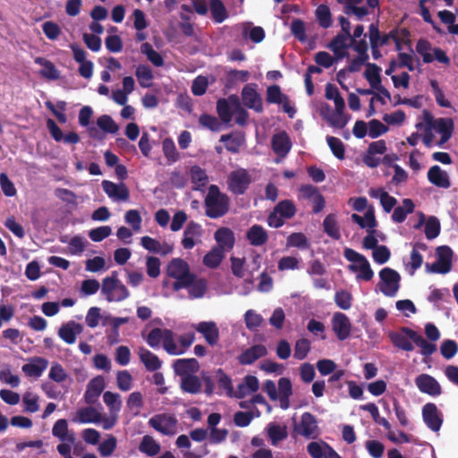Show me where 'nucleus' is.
Segmentation results:
<instances>
[{
    "label": "nucleus",
    "mask_w": 458,
    "mask_h": 458,
    "mask_svg": "<svg viewBox=\"0 0 458 458\" xmlns=\"http://www.w3.org/2000/svg\"><path fill=\"white\" fill-rule=\"evenodd\" d=\"M68 433V423L67 420L64 419L58 420L52 428V434L54 437L59 438L61 441H70L73 442L74 437L71 436L70 437H67Z\"/></svg>",
    "instance_id": "56"
},
{
    "label": "nucleus",
    "mask_w": 458,
    "mask_h": 458,
    "mask_svg": "<svg viewBox=\"0 0 458 458\" xmlns=\"http://www.w3.org/2000/svg\"><path fill=\"white\" fill-rule=\"evenodd\" d=\"M335 302L338 308L347 310L352 307V295L345 290L337 291L335 294Z\"/></svg>",
    "instance_id": "64"
},
{
    "label": "nucleus",
    "mask_w": 458,
    "mask_h": 458,
    "mask_svg": "<svg viewBox=\"0 0 458 458\" xmlns=\"http://www.w3.org/2000/svg\"><path fill=\"white\" fill-rule=\"evenodd\" d=\"M34 62L37 64L43 66V69H41L39 72L41 77L52 81L57 80L60 77L59 71L51 61L44 57L38 56L35 58Z\"/></svg>",
    "instance_id": "35"
},
{
    "label": "nucleus",
    "mask_w": 458,
    "mask_h": 458,
    "mask_svg": "<svg viewBox=\"0 0 458 458\" xmlns=\"http://www.w3.org/2000/svg\"><path fill=\"white\" fill-rule=\"evenodd\" d=\"M102 187L109 198L126 201L130 197L129 190L124 183L116 184L113 182L105 180L102 182Z\"/></svg>",
    "instance_id": "21"
},
{
    "label": "nucleus",
    "mask_w": 458,
    "mask_h": 458,
    "mask_svg": "<svg viewBox=\"0 0 458 458\" xmlns=\"http://www.w3.org/2000/svg\"><path fill=\"white\" fill-rule=\"evenodd\" d=\"M352 35H346L345 33L339 32L328 44V48L333 52H336L338 49L349 48L352 46L351 42Z\"/></svg>",
    "instance_id": "51"
},
{
    "label": "nucleus",
    "mask_w": 458,
    "mask_h": 458,
    "mask_svg": "<svg viewBox=\"0 0 458 458\" xmlns=\"http://www.w3.org/2000/svg\"><path fill=\"white\" fill-rule=\"evenodd\" d=\"M434 127L436 131L441 134V138L437 143L438 146H442L451 139L454 131V122L451 118L437 119Z\"/></svg>",
    "instance_id": "28"
},
{
    "label": "nucleus",
    "mask_w": 458,
    "mask_h": 458,
    "mask_svg": "<svg viewBox=\"0 0 458 458\" xmlns=\"http://www.w3.org/2000/svg\"><path fill=\"white\" fill-rule=\"evenodd\" d=\"M332 329L340 341L347 339L351 335L352 323L342 312H335L332 318Z\"/></svg>",
    "instance_id": "10"
},
{
    "label": "nucleus",
    "mask_w": 458,
    "mask_h": 458,
    "mask_svg": "<svg viewBox=\"0 0 458 458\" xmlns=\"http://www.w3.org/2000/svg\"><path fill=\"white\" fill-rule=\"evenodd\" d=\"M174 373L182 377L194 375L199 370V363L195 358L178 359L173 363Z\"/></svg>",
    "instance_id": "19"
},
{
    "label": "nucleus",
    "mask_w": 458,
    "mask_h": 458,
    "mask_svg": "<svg viewBox=\"0 0 458 458\" xmlns=\"http://www.w3.org/2000/svg\"><path fill=\"white\" fill-rule=\"evenodd\" d=\"M191 181L194 184V191H202L208 183V176L205 169L199 165H193L190 170Z\"/></svg>",
    "instance_id": "33"
},
{
    "label": "nucleus",
    "mask_w": 458,
    "mask_h": 458,
    "mask_svg": "<svg viewBox=\"0 0 458 458\" xmlns=\"http://www.w3.org/2000/svg\"><path fill=\"white\" fill-rule=\"evenodd\" d=\"M148 424L155 430L169 436L174 434L177 420L173 415L159 414L153 416L148 420Z\"/></svg>",
    "instance_id": "8"
},
{
    "label": "nucleus",
    "mask_w": 458,
    "mask_h": 458,
    "mask_svg": "<svg viewBox=\"0 0 458 458\" xmlns=\"http://www.w3.org/2000/svg\"><path fill=\"white\" fill-rule=\"evenodd\" d=\"M180 387L184 393L197 394L201 392L202 381L195 374L187 375L181 378Z\"/></svg>",
    "instance_id": "32"
},
{
    "label": "nucleus",
    "mask_w": 458,
    "mask_h": 458,
    "mask_svg": "<svg viewBox=\"0 0 458 458\" xmlns=\"http://www.w3.org/2000/svg\"><path fill=\"white\" fill-rule=\"evenodd\" d=\"M454 251L447 245L438 246L436 249L437 260L433 263H426L427 272L435 274H447L452 269Z\"/></svg>",
    "instance_id": "4"
},
{
    "label": "nucleus",
    "mask_w": 458,
    "mask_h": 458,
    "mask_svg": "<svg viewBox=\"0 0 458 458\" xmlns=\"http://www.w3.org/2000/svg\"><path fill=\"white\" fill-rule=\"evenodd\" d=\"M203 234V229L201 225L195 222L190 221L183 232V238L182 240V245L185 250H191L195 245V238H200Z\"/></svg>",
    "instance_id": "20"
},
{
    "label": "nucleus",
    "mask_w": 458,
    "mask_h": 458,
    "mask_svg": "<svg viewBox=\"0 0 458 458\" xmlns=\"http://www.w3.org/2000/svg\"><path fill=\"white\" fill-rule=\"evenodd\" d=\"M291 148L292 142L286 132L283 131L274 135L272 139V148L276 155L285 157Z\"/></svg>",
    "instance_id": "29"
},
{
    "label": "nucleus",
    "mask_w": 458,
    "mask_h": 458,
    "mask_svg": "<svg viewBox=\"0 0 458 458\" xmlns=\"http://www.w3.org/2000/svg\"><path fill=\"white\" fill-rule=\"evenodd\" d=\"M135 76L139 81V84L142 88H149L152 86V81L154 75L151 68L146 64H140L135 71Z\"/></svg>",
    "instance_id": "43"
},
{
    "label": "nucleus",
    "mask_w": 458,
    "mask_h": 458,
    "mask_svg": "<svg viewBox=\"0 0 458 458\" xmlns=\"http://www.w3.org/2000/svg\"><path fill=\"white\" fill-rule=\"evenodd\" d=\"M162 343L164 349L171 355H180L184 353V350H180L175 344L174 333L170 329H165V336Z\"/></svg>",
    "instance_id": "50"
},
{
    "label": "nucleus",
    "mask_w": 458,
    "mask_h": 458,
    "mask_svg": "<svg viewBox=\"0 0 458 458\" xmlns=\"http://www.w3.org/2000/svg\"><path fill=\"white\" fill-rule=\"evenodd\" d=\"M166 274L175 279L173 289L178 292L188 287L193 280L194 274L191 272L189 264L182 259H173L167 265Z\"/></svg>",
    "instance_id": "2"
},
{
    "label": "nucleus",
    "mask_w": 458,
    "mask_h": 458,
    "mask_svg": "<svg viewBox=\"0 0 458 458\" xmlns=\"http://www.w3.org/2000/svg\"><path fill=\"white\" fill-rule=\"evenodd\" d=\"M317 430L318 423L316 417L310 412H304L301 419L300 433L306 437H310L317 433Z\"/></svg>",
    "instance_id": "31"
},
{
    "label": "nucleus",
    "mask_w": 458,
    "mask_h": 458,
    "mask_svg": "<svg viewBox=\"0 0 458 458\" xmlns=\"http://www.w3.org/2000/svg\"><path fill=\"white\" fill-rule=\"evenodd\" d=\"M101 293L108 302L123 301L130 296L127 287L118 279L117 271H113L111 276L103 279Z\"/></svg>",
    "instance_id": "3"
},
{
    "label": "nucleus",
    "mask_w": 458,
    "mask_h": 458,
    "mask_svg": "<svg viewBox=\"0 0 458 458\" xmlns=\"http://www.w3.org/2000/svg\"><path fill=\"white\" fill-rule=\"evenodd\" d=\"M388 336L394 347L405 352L413 351V342L409 338V335L403 331V327H401L400 332H390Z\"/></svg>",
    "instance_id": "30"
},
{
    "label": "nucleus",
    "mask_w": 458,
    "mask_h": 458,
    "mask_svg": "<svg viewBox=\"0 0 458 458\" xmlns=\"http://www.w3.org/2000/svg\"><path fill=\"white\" fill-rule=\"evenodd\" d=\"M274 210L284 219H290L293 217L297 211L294 203L290 199L279 201L274 208Z\"/></svg>",
    "instance_id": "47"
},
{
    "label": "nucleus",
    "mask_w": 458,
    "mask_h": 458,
    "mask_svg": "<svg viewBox=\"0 0 458 458\" xmlns=\"http://www.w3.org/2000/svg\"><path fill=\"white\" fill-rule=\"evenodd\" d=\"M140 50L142 54L146 55L148 60L155 66L161 67L164 65V59L162 55L156 51L149 43H143L140 47Z\"/></svg>",
    "instance_id": "53"
},
{
    "label": "nucleus",
    "mask_w": 458,
    "mask_h": 458,
    "mask_svg": "<svg viewBox=\"0 0 458 458\" xmlns=\"http://www.w3.org/2000/svg\"><path fill=\"white\" fill-rule=\"evenodd\" d=\"M225 258V251L214 246L204 257L203 264L208 268H216Z\"/></svg>",
    "instance_id": "40"
},
{
    "label": "nucleus",
    "mask_w": 458,
    "mask_h": 458,
    "mask_svg": "<svg viewBox=\"0 0 458 458\" xmlns=\"http://www.w3.org/2000/svg\"><path fill=\"white\" fill-rule=\"evenodd\" d=\"M198 333L201 334L205 341L210 346L216 345L219 341V329L214 321H202L191 326Z\"/></svg>",
    "instance_id": "9"
},
{
    "label": "nucleus",
    "mask_w": 458,
    "mask_h": 458,
    "mask_svg": "<svg viewBox=\"0 0 458 458\" xmlns=\"http://www.w3.org/2000/svg\"><path fill=\"white\" fill-rule=\"evenodd\" d=\"M278 391L280 394V406L285 410L289 407V397L293 394L291 380L287 377H281L278 380Z\"/></svg>",
    "instance_id": "39"
},
{
    "label": "nucleus",
    "mask_w": 458,
    "mask_h": 458,
    "mask_svg": "<svg viewBox=\"0 0 458 458\" xmlns=\"http://www.w3.org/2000/svg\"><path fill=\"white\" fill-rule=\"evenodd\" d=\"M415 384L421 393L431 396L440 395L442 388L435 377L428 374H420L415 378Z\"/></svg>",
    "instance_id": "11"
},
{
    "label": "nucleus",
    "mask_w": 458,
    "mask_h": 458,
    "mask_svg": "<svg viewBox=\"0 0 458 458\" xmlns=\"http://www.w3.org/2000/svg\"><path fill=\"white\" fill-rule=\"evenodd\" d=\"M324 232L335 240L341 238L339 227L337 225L336 216L335 214L327 215L323 221Z\"/></svg>",
    "instance_id": "46"
},
{
    "label": "nucleus",
    "mask_w": 458,
    "mask_h": 458,
    "mask_svg": "<svg viewBox=\"0 0 458 458\" xmlns=\"http://www.w3.org/2000/svg\"><path fill=\"white\" fill-rule=\"evenodd\" d=\"M220 141L225 144V148L231 153H238L241 147L243 145L245 139L242 133H229L223 134L220 137Z\"/></svg>",
    "instance_id": "34"
},
{
    "label": "nucleus",
    "mask_w": 458,
    "mask_h": 458,
    "mask_svg": "<svg viewBox=\"0 0 458 458\" xmlns=\"http://www.w3.org/2000/svg\"><path fill=\"white\" fill-rule=\"evenodd\" d=\"M327 142L333 153V155L339 160H343L345 157V147L343 141L334 136H327Z\"/></svg>",
    "instance_id": "57"
},
{
    "label": "nucleus",
    "mask_w": 458,
    "mask_h": 458,
    "mask_svg": "<svg viewBox=\"0 0 458 458\" xmlns=\"http://www.w3.org/2000/svg\"><path fill=\"white\" fill-rule=\"evenodd\" d=\"M103 401L109 408L110 412L117 413L122 408L121 395L117 393L106 391L103 394Z\"/></svg>",
    "instance_id": "52"
},
{
    "label": "nucleus",
    "mask_w": 458,
    "mask_h": 458,
    "mask_svg": "<svg viewBox=\"0 0 458 458\" xmlns=\"http://www.w3.org/2000/svg\"><path fill=\"white\" fill-rule=\"evenodd\" d=\"M160 449V445L148 435L144 436L139 445V451L149 457L157 455Z\"/></svg>",
    "instance_id": "42"
},
{
    "label": "nucleus",
    "mask_w": 458,
    "mask_h": 458,
    "mask_svg": "<svg viewBox=\"0 0 458 458\" xmlns=\"http://www.w3.org/2000/svg\"><path fill=\"white\" fill-rule=\"evenodd\" d=\"M415 205L411 199H404L403 206H398L394 209L392 220L394 223H403L409 214L414 211Z\"/></svg>",
    "instance_id": "36"
},
{
    "label": "nucleus",
    "mask_w": 458,
    "mask_h": 458,
    "mask_svg": "<svg viewBox=\"0 0 458 458\" xmlns=\"http://www.w3.org/2000/svg\"><path fill=\"white\" fill-rule=\"evenodd\" d=\"M205 214L211 219H216L226 215L230 208V199L221 192L219 187L212 184L208 188L204 200Z\"/></svg>",
    "instance_id": "1"
},
{
    "label": "nucleus",
    "mask_w": 458,
    "mask_h": 458,
    "mask_svg": "<svg viewBox=\"0 0 458 458\" xmlns=\"http://www.w3.org/2000/svg\"><path fill=\"white\" fill-rule=\"evenodd\" d=\"M364 77L369 83L371 88H376L381 83L380 72L381 68L376 64H367Z\"/></svg>",
    "instance_id": "49"
},
{
    "label": "nucleus",
    "mask_w": 458,
    "mask_h": 458,
    "mask_svg": "<svg viewBox=\"0 0 458 458\" xmlns=\"http://www.w3.org/2000/svg\"><path fill=\"white\" fill-rule=\"evenodd\" d=\"M378 192H380L379 199H380V203H381V205L383 207L384 211L386 212V213L391 212L392 209L396 205L397 199L394 197L389 195L386 191H383L381 189L378 190V191L371 189L369 191V195L372 198H377Z\"/></svg>",
    "instance_id": "44"
},
{
    "label": "nucleus",
    "mask_w": 458,
    "mask_h": 458,
    "mask_svg": "<svg viewBox=\"0 0 458 458\" xmlns=\"http://www.w3.org/2000/svg\"><path fill=\"white\" fill-rule=\"evenodd\" d=\"M267 437L272 445L276 446L288 437L287 427L276 422H270L266 427Z\"/></svg>",
    "instance_id": "25"
},
{
    "label": "nucleus",
    "mask_w": 458,
    "mask_h": 458,
    "mask_svg": "<svg viewBox=\"0 0 458 458\" xmlns=\"http://www.w3.org/2000/svg\"><path fill=\"white\" fill-rule=\"evenodd\" d=\"M317 21L320 27L327 29L332 25L331 12L327 5L320 4L315 12Z\"/></svg>",
    "instance_id": "55"
},
{
    "label": "nucleus",
    "mask_w": 458,
    "mask_h": 458,
    "mask_svg": "<svg viewBox=\"0 0 458 458\" xmlns=\"http://www.w3.org/2000/svg\"><path fill=\"white\" fill-rule=\"evenodd\" d=\"M267 354V349L263 344H254L243 351L238 357V362L241 365L253 364L259 359Z\"/></svg>",
    "instance_id": "17"
},
{
    "label": "nucleus",
    "mask_w": 458,
    "mask_h": 458,
    "mask_svg": "<svg viewBox=\"0 0 458 458\" xmlns=\"http://www.w3.org/2000/svg\"><path fill=\"white\" fill-rule=\"evenodd\" d=\"M440 222L436 216H430L425 224V235L428 240L437 238L440 233Z\"/></svg>",
    "instance_id": "63"
},
{
    "label": "nucleus",
    "mask_w": 458,
    "mask_h": 458,
    "mask_svg": "<svg viewBox=\"0 0 458 458\" xmlns=\"http://www.w3.org/2000/svg\"><path fill=\"white\" fill-rule=\"evenodd\" d=\"M291 33L300 42L304 43L307 41L306 26L305 22L301 19H293L290 25Z\"/></svg>",
    "instance_id": "59"
},
{
    "label": "nucleus",
    "mask_w": 458,
    "mask_h": 458,
    "mask_svg": "<svg viewBox=\"0 0 458 458\" xmlns=\"http://www.w3.org/2000/svg\"><path fill=\"white\" fill-rule=\"evenodd\" d=\"M403 331L409 335V338L420 348V354L424 357L432 355L437 351V345L428 343L424 337L415 330L403 327Z\"/></svg>",
    "instance_id": "14"
},
{
    "label": "nucleus",
    "mask_w": 458,
    "mask_h": 458,
    "mask_svg": "<svg viewBox=\"0 0 458 458\" xmlns=\"http://www.w3.org/2000/svg\"><path fill=\"white\" fill-rule=\"evenodd\" d=\"M381 282L378 287L382 293L387 297H394L396 295L399 287L401 276L397 271L390 267H384L379 272Z\"/></svg>",
    "instance_id": "5"
},
{
    "label": "nucleus",
    "mask_w": 458,
    "mask_h": 458,
    "mask_svg": "<svg viewBox=\"0 0 458 458\" xmlns=\"http://www.w3.org/2000/svg\"><path fill=\"white\" fill-rule=\"evenodd\" d=\"M105 388V380L101 376L92 378L86 388L84 401L89 405H93L98 400L99 395Z\"/></svg>",
    "instance_id": "16"
},
{
    "label": "nucleus",
    "mask_w": 458,
    "mask_h": 458,
    "mask_svg": "<svg viewBox=\"0 0 458 458\" xmlns=\"http://www.w3.org/2000/svg\"><path fill=\"white\" fill-rule=\"evenodd\" d=\"M326 98L329 100H334L335 106L336 109H344L345 103L343 97L340 95V92L336 86H335L332 83H327L326 85V92H325Z\"/></svg>",
    "instance_id": "54"
},
{
    "label": "nucleus",
    "mask_w": 458,
    "mask_h": 458,
    "mask_svg": "<svg viewBox=\"0 0 458 458\" xmlns=\"http://www.w3.org/2000/svg\"><path fill=\"white\" fill-rule=\"evenodd\" d=\"M284 99H287V96L283 94L278 85H271L267 89L266 101L269 104L283 103Z\"/></svg>",
    "instance_id": "60"
},
{
    "label": "nucleus",
    "mask_w": 458,
    "mask_h": 458,
    "mask_svg": "<svg viewBox=\"0 0 458 458\" xmlns=\"http://www.w3.org/2000/svg\"><path fill=\"white\" fill-rule=\"evenodd\" d=\"M246 239L250 245L259 247L267 242L268 234L260 225H253L246 232Z\"/></svg>",
    "instance_id": "26"
},
{
    "label": "nucleus",
    "mask_w": 458,
    "mask_h": 458,
    "mask_svg": "<svg viewBox=\"0 0 458 458\" xmlns=\"http://www.w3.org/2000/svg\"><path fill=\"white\" fill-rule=\"evenodd\" d=\"M216 112L220 120L224 123H229L232 121L233 114L228 101L225 98H220L216 102Z\"/></svg>",
    "instance_id": "61"
},
{
    "label": "nucleus",
    "mask_w": 458,
    "mask_h": 458,
    "mask_svg": "<svg viewBox=\"0 0 458 458\" xmlns=\"http://www.w3.org/2000/svg\"><path fill=\"white\" fill-rule=\"evenodd\" d=\"M251 183V176L246 169L233 171L227 179L229 191L234 195H242Z\"/></svg>",
    "instance_id": "6"
},
{
    "label": "nucleus",
    "mask_w": 458,
    "mask_h": 458,
    "mask_svg": "<svg viewBox=\"0 0 458 458\" xmlns=\"http://www.w3.org/2000/svg\"><path fill=\"white\" fill-rule=\"evenodd\" d=\"M209 6L212 18L216 22L221 23L227 19L228 13L221 0H210Z\"/></svg>",
    "instance_id": "48"
},
{
    "label": "nucleus",
    "mask_w": 458,
    "mask_h": 458,
    "mask_svg": "<svg viewBox=\"0 0 458 458\" xmlns=\"http://www.w3.org/2000/svg\"><path fill=\"white\" fill-rule=\"evenodd\" d=\"M348 268L352 272H359L356 278L358 280L370 281L374 276V272L370 267V264L366 259L360 264H351Z\"/></svg>",
    "instance_id": "41"
},
{
    "label": "nucleus",
    "mask_w": 458,
    "mask_h": 458,
    "mask_svg": "<svg viewBox=\"0 0 458 458\" xmlns=\"http://www.w3.org/2000/svg\"><path fill=\"white\" fill-rule=\"evenodd\" d=\"M164 156L170 163L176 162L180 155L176 149L174 140L171 138H165L162 144Z\"/></svg>",
    "instance_id": "58"
},
{
    "label": "nucleus",
    "mask_w": 458,
    "mask_h": 458,
    "mask_svg": "<svg viewBox=\"0 0 458 458\" xmlns=\"http://www.w3.org/2000/svg\"><path fill=\"white\" fill-rule=\"evenodd\" d=\"M427 177L429 182L437 187L448 189L451 186L448 174L439 165L431 166L428 171Z\"/></svg>",
    "instance_id": "23"
},
{
    "label": "nucleus",
    "mask_w": 458,
    "mask_h": 458,
    "mask_svg": "<svg viewBox=\"0 0 458 458\" xmlns=\"http://www.w3.org/2000/svg\"><path fill=\"white\" fill-rule=\"evenodd\" d=\"M344 109H336L333 111L329 105L326 104L321 110V115L327 122L335 128L343 129L346 126L349 117L344 114Z\"/></svg>",
    "instance_id": "13"
},
{
    "label": "nucleus",
    "mask_w": 458,
    "mask_h": 458,
    "mask_svg": "<svg viewBox=\"0 0 458 458\" xmlns=\"http://www.w3.org/2000/svg\"><path fill=\"white\" fill-rule=\"evenodd\" d=\"M185 289H188L189 296L191 298H201L207 291V281L204 278L197 279V276L194 274L192 283Z\"/></svg>",
    "instance_id": "45"
},
{
    "label": "nucleus",
    "mask_w": 458,
    "mask_h": 458,
    "mask_svg": "<svg viewBox=\"0 0 458 458\" xmlns=\"http://www.w3.org/2000/svg\"><path fill=\"white\" fill-rule=\"evenodd\" d=\"M138 354L140 360L144 364L148 371H157L161 368L162 361L160 359L145 347H140Z\"/></svg>",
    "instance_id": "27"
},
{
    "label": "nucleus",
    "mask_w": 458,
    "mask_h": 458,
    "mask_svg": "<svg viewBox=\"0 0 458 458\" xmlns=\"http://www.w3.org/2000/svg\"><path fill=\"white\" fill-rule=\"evenodd\" d=\"M83 327L80 323L70 320L59 327L58 336L67 344H73L76 342L77 335H81Z\"/></svg>",
    "instance_id": "15"
},
{
    "label": "nucleus",
    "mask_w": 458,
    "mask_h": 458,
    "mask_svg": "<svg viewBox=\"0 0 458 458\" xmlns=\"http://www.w3.org/2000/svg\"><path fill=\"white\" fill-rule=\"evenodd\" d=\"M352 220L358 224L361 228H368V230H376L377 222L375 217L374 208L370 207L365 213L364 217L358 214L352 215Z\"/></svg>",
    "instance_id": "37"
},
{
    "label": "nucleus",
    "mask_w": 458,
    "mask_h": 458,
    "mask_svg": "<svg viewBox=\"0 0 458 458\" xmlns=\"http://www.w3.org/2000/svg\"><path fill=\"white\" fill-rule=\"evenodd\" d=\"M102 420V415L91 405L81 408L77 411L76 416L72 419L75 423H98Z\"/></svg>",
    "instance_id": "24"
},
{
    "label": "nucleus",
    "mask_w": 458,
    "mask_h": 458,
    "mask_svg": "<svg viewBox=\"0 0 458 458\" xmlns=\"http://www.w3.org/2000/svg\"><path fill=\"white\" fill-rule=\"evenodd\" d=\"M242 99L243 104L250 109L257 113L263 111V104L260 95L257 92L255 85L247 84L242 90Z\"/></svg>",
    "instance_id": "12"
},
{
    "label": "nucleus",
    "mask_w": 458,
    "mask_h": 458,
    "mask_svg": "<svg viewBox=\"0 0 458 458\" xmlns=\"http://www.w3.org/2000/svg\"><path fill=\"white\" fill-rule=\"evenodd\" d=\"M214 239L216 242V247L225 252L232 250L235 243L234 233L229 227L218 228L215 232Z\"/></svg>",
    "instance_id": "18"
},
{
    "label": "nucleus",
    "mask_w": 458,
    "mask_h": 458,
    "mask_svg": "<svg viewBox=\"0 0 458 458\" xmlns=\"http://www.w3.org/2000/svg\"><path fill=\"white\" fill-rule=\"evenodd\" d=\"M47 360L44 358H38L33 362L24 364L22 371L29 377H38L47 368Z\"/></svg>",
    "instance_id": "38"
},
{
    "label": "nucleus",
    "mask_w": 458,
    "mask_h": 458,
    "mask_svg": "<svg viewBox=\"0 0 458 458\" xmlns=\"http://www.w3.org/2000/svg\"><path fill=\"white\" fill-rule=\"evenodd\" d=\"M140 243L142 247L149 252L160 254L162 256L170 254L174 250L173 245L167 242H160L150 236L141 237Z\"/></svg>",
    "instance_id": "22"
},
{
    "label": "nucleus",
    "mask_w": 458,
    "mask_h": 458,
    "mask_svg": "<svg viewBox=\"0 0 458 458\" xmlns=\"http://www.w3.org/2000/svg\"><path fill=\"white\" fill-rule=\"evenodd\" d=\"M422 419L427 427L434 432L439 431L442 424V413L434 403H427L422 407Z\"/></svg>",
    "instance_id": "7"
},
{
    "label": "nucleus",
    "mask_w": 458,
    "mask_h": 458,
    "mask_svg": "<svg viewBox=\"0 0 458 458\" xmlns=\"http://www.w3.org/2000/svg\"><path fill=\"white\" fill-rule=\"evenodd\" d=\"M98 126L105 132L114 134L118 131L119 127L108 114H103L97 120Z\"/></svg>",
    "instance_id": "62"
}]
</instances>
